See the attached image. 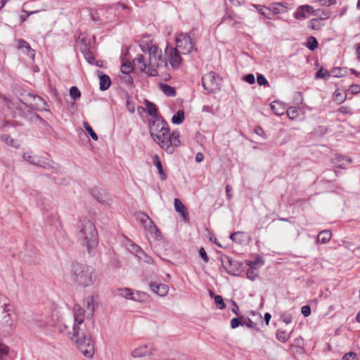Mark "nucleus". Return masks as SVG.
I'll use <instances>...</instances> for the list:
<instances>
[{"instance_id":"nucleus-1","label":"nucleus","mask_w":360,"mask_h":360,"mask_svg":"<svg viewBox=\"0 0 360 360\" xmlns=\"http://www.w3.org/2000/svg\"><path fill=\"white\" fill-rule=\"evenodd\" d=\"M94 311V298L91 296L86 297L82 305H75L73 309V322L71 319L65 320L60 332L64 333L73 341L80 352L87 358H91L94 354V345L90 338L86 337L84 332L86 318L91 316Z\"/></svg>"},{"instance_id":"nucleus-2","label":"nucleus","mask_w":360,"mask_h":360,"mask_svg":"<svg viewBox=\"0 0 360 360\" xmlns=\"http://www.w3.org/2000/svg\"><path fill=\"white\" fill-rule=\"evenodd\" d=\"M149 131L154 141L169 154L181 145L179 132L171 134L168 124L161 117L149 121Z\"/></svg>"},{"instance_id":"nucleus-3","label":"nucleus","mask_w":360,"mask_h":360,"mask_svg":"<svg viewBox=\"0 0 360 360\" xmlns=\"http://www.w3.org/2000/svg\"><path fill=\"white\" fill-rule=\"evenodd\" d=\"M81 229L79 238L83 245H86L90 254L91 250L98 244V236L94 224L89 219L81 220Z\"/></svg>"},{"instance_id":"nucleus-4","label":"nucleus","mask_w":360,"mask_h":360,"mask_svg":"<svg viewBox=\"0 0 360 360\" xmlns=\"http://www.w3.org/2000/svg\"><path fill=\"white\" fill-rule=\"evenodd\" d=\"M72 274L75 281L84 287L91 285L96 278L94 269L89 266L82 264H77L73 266Z\"/></svg>"},{"instance_id":"nucleus-5","label":"nucleus","mask_w":360,"mask_h":360,"mask_svg":"<svg viewBox=\"0 0 360 360\" xmlns=\"http://www.w3.org/2000/svg\"><path fill=\"white\" fill-rule=\"evenodd\" d=\"M23 159L32 165L39 166L45 169L56 171L58 169L59 166L48 158L38 156L32 153H25L23 154Z\"/></svg>"},{"instance_id":"nucleus-6","label":"nucleus","mask_w":360,"mask_h":360,"mask_svg":"<svg viewBox=\"0 0 360 360\" xmlns=\"http://www.w3.org/2000/svg\"><path fill=\"white\" fill-rule=\"evenodd\" d=\"M221 78L214 72H210L202 77V84L207 93H214L220 89Z\"/></svg>"},{"instance_id":"nucleus-7","label":"nucleus","mask_w":360,"mask_h":360,"mask_svg":"<svg viewBox=\"0 0 360 360\" xmlns=\"http://www.w3.org/2000/svg\"><path fill=\"white\" fill-rule=\"evenodd\" d=\"M22 105L31 110L39 111H47L49 108L46 102L41 97L32 94H27L25 101H22Z\"/></svg>"},{"instance_id":"nucleus-8","label":"nucleus","mask_w":360,"mask_h":360,"mask_svg":"<svg viewBox=\"0 0 360 360\" xmlns=\"http://www.w3.org/2000/svg\"><path fill=\"white\" fill-rule=\"evenodd\" d=\"M176 46L182 54H188L194 49V42L189 34L180 33L176 38Z\"/></svg>"},{"instance_id":"nucleus-9","label":"nucleus","mask_w":360,"mask_h":360,"mask_svg":"<svg viewBox=\"0 0 360 360\" xmlns=\"http://www.w3.org/2000/svg\"><path fill=\"white\" fill-rule=\"evenodd\" d=\"M149 61L150 65H155L158 68H165L167 66V58L162 56V51L158 46L148 48Z\"/></svg>"},{"instance_id":"nucleus-10","label":"nucleus","mask_w":360,"mask_h":360,"mask_svg":"<svg viewBox=\"0 0 360 360\" xmlns=\"http://www.w3.org/2000/svg\"><path fill=\"white\" fill-rule=\"evenodd\" d=\"M165 54L173 68L177 69L179 68L182 62L181 57V54L182 53L178 49L167 45L165 50Z\"/></svg>"},{"instance_id":"nucleus-11","label":"nucleus","mask_w":360,"mask_h":360,"mask_svg":"<svg viewBox=\"0 0 360 360\" xmlns=\"http://www.w3.org/2000/svg\"><path fill=\"white\" fill-rule=\"evenodd\" d=\"M310 15L318 16L319 15V11L314 10V8L309 5H303L297 8L294 16L297 20H304Z\"/></svg>"},{"instance_id":"nucleus-12","label":"nucleus","mask_w":360,"mask_h":360,"mask_svg":"<svg viewBox=\"0 0 360 360\" xmlns=\"http://www.w3.org/2000/svg\"><path fill=\"white\" fill-rule=\"evenodd\" d=\"M93 196L101 204L104 205H110L112 202V198L105 193L103 189L98 188L91 191Z\"/></svg>"},{"instance_id":"nucleus-13","label":"nucleus","mask_w":360,"mask_h":360,"mask_svg":"<svg viewBox=\"0 0 360 360\" xmlns=\"http://www.w3.org/2000/svg\"><path fill=\"white\" fill-rule=\"evenodd\" d=\"M141 221L145 223V228L149 231L150 233L153 234L155 236H158L160 234V231L158 229L156 226L148 216L142 214Z\"/></svg>"},{"instance_id":"nucleus-14","label":"nucleus","mask_w":360,"mask_h":360,"mask_svg":"<svg viewBox=\"0 0 360 360\" xmlns=\"http://www.w3.org/2000/svg\"><path fill=\"white\" fill-rule=\"evenodd\" d=\"M14 312L11 308L4 309L2 314V322L8 327L11 328L15 324Z\"/></svg>"},{"instance_id":"nucleus-15","label":"nucleus","mask_w":360,"mask_h":360,"mask_svg":"<svg viewBox=\"0 0 360 360\" xmlns=\"http://www.w3.org/2000/svg\"><path fill=\"white\" fill-rule=\"evenodd\" d=\"M150 287L151 290L154 293H156L162 297L165 296L167 294L168 290H169L168 286L165 284H162V283H160V284L155 283H150Z\"/></svg>"},{"instance_id":"nucleus-16","label":"nucleus","mask_w":360,"mask_h":360,"mask_svg":"<svg viewBox=\"0 0 360 360\" xmlns=\"http://www.w3.org/2000/svg\"><path fill=\"white\" fill-rule=\"evenodd\" d=\"M287 4L274 3L269 7V11L273 14L284 13L287 11Z\"/></svg>"},{"instance_id":"nucleus-17","label":"nucleus","mask_w":360,"mask_h":360,"mask_svg":"<svg viewBox=\"0 0 360 360\" xmlns=\"http://www.w3.org/2000/svg\"><path fill=\"white\" fill-rule=\"evenodd\" d=\"M144 103L146 105V111L150 116L152 117V120L160 117L158 114V108L155 103L148 100H145Z\"/></svg>"},{"instance_id":"nucleus-18","label":"nucleus","mask_w":360,"mask_h":360,"mask_svg":"<svg viewBox=\"0 0 360 360\" xmlns=\"http://www.w3.org/2000/svg\"><path fill=\"white\" fill-rule=\"evenodd\" d=\"M271 109L276 115H282L285 112V105L281 101H274L271 104Z\"/></svg>"},{"instance_id":"nucleus-19","label":"nucleus","mask_w":360,"mask_h":360,"mask_svg":"<svg viewBox=\"0 0 360 360\" xmlns=\"http://www.w3.org/2000/svg\"><path fill=\"white\" fill-rule=\"evenodd\" d=\"M333 164L335 165L338 167L345 168L352 162V159L349 158L338 155L333 159Z\"/></svg>"},{"instance_id":"nucleus-20","label":"nucleus","mask_w":360,"mask_h":360,"mask_svg":"<svg viewBox=\"0 0 360 360\" xmlns=\"http://www.w3.org/2000/svg\"><path fill=\"white\" fill-rule=\"evenodd\" d=\"M111 85V80L108 75L105 74L99 75V88L101 91H105Z\"/></svg>"},{"instance_id":"nucleus-21","label":"nucleus","mask_w":360,"mask_h":360,"mask_svg":"<svg viewBox=\"0 0 360 360\" xmlns=\"http://www.w3.org/2000/svg\"><path fill=\"white\" fill-rule=\"evenodd\" d=\"M151 354V352L148 349L146 345L140 346L138 348L134 349L131 352V355L135 358L142 357Z\"/></svg>"},{"instance_id":"nucleus-22","label":"nucleus","mask_w":360,"mask_h":360,"mask_svg":"<svg viewBox=\"0 0 360 360\" xmlns=\"http://www.w3.org/2000/svg\"><path fill=\"white\" fill-rule=\"evenodd\" d=\"M174 204L175 210L181 214V216L184 218V220H186L187 218V215H188V212H187L186 207L182 204L181 200L178 198L174 199Z\"/></svg>"},{"instance_id":"nucleus-23","label":"nucleus","mask_w":360,"mask_h":360,"mask_svg":"<svg viewBox=\"0 0 360 360\" xmlns=\"http://www.w3.org/2000/svg\"><path fill=\"white\" fill-rule=\"evenodd\" d=\"M134 64L136 65L141 71H146L147 64L146 63L145 57L142 54H138L134 59Z\"/></svg>"},{"instance_id":"nucleus-24","label":"nucleus","mask_w":360,"mask_h":360,"mask_svg":"<svg viewBox=\"0 0 360 360\" xmlns=\"http://www.w3.org/2000/svg\"><path fill=\"white\" fill-rule=\"evenodd\" d=\"M332 234L328 230H323L319 232L317 236V243H326L330 241Z\"/></svg>"},{"instance_id":"nucleus-25","label":"nucleus","mask_w":360,"mask_h":360,"mask_svg":"<svg viewBox=\"0 0 360 360\" xmlns=\"http://www.w3.org/2000/svg\"><path fill=\"white\" fill-rule=\"evenodd\" d=\"M134 290L128 288H121L117 290V295L127 300H132Z\"/></svg>"},{"instance_id":"nucleus-26","label":"nucleus","mask_w":360,"mask_h":360,"mask_svg":"<svg viewBox=\"0 0 360 360\" xmlns=\"http://www.w3.org/2000/svg\"><path fill=\"white\" fill-rule=\"evenodd\" d=\"M330 73L333 77H342L348 74V69L347 68L335 67L330 70Z\"/></svg>"},{"instance_id":"nucleus-27","label":"nucleus","mask_w":360,"mask_h":360,"mask_svg":"<svg viewBox=\"0 0 360 360\" xmlns=\"http://www.w3.org/2000/svg\"><path fill=\"white\" fill-rule=\"evenodd\" d=\"M160 89L167 96H174L176 95V89L167 84H161Z\"/></svg>"},{"instance_id":"nucleus-28","label":"nucleus","mask_w":360,"mask_h":360,"mask_svg":"<svg viewBox=\"0 0 360 360\" xmlns=\"http://www.w3.org/2000/svg\"><path fill=\"white\" fill-rule=\"evenodd\" d=\"M252 6L255 8L261 15H264L266 18L271 19V16L270 15L271 12L269 11V7L257 4H252Z\"/></svg>"},{"instance_id":"nucleus-29","label":"nucleus","mask_w":360,"mask_h":360,"mask_svg":"<svg viewBox=\"0 0 360 360\" xmlns=\"http://www.w3.org/2000/svg\"><path fill=\"white\" fill-rule=\"evenodd\" d=\"M290 333H288L284 330H282L281 328H280L277 330L276 338L279 341H281L282 342H285L286 341H288V340L290 338Z\"/></svg>"},{"instance_id":"nucleus-30","label":"nucleus","mask_w":360,"mask_h":360,"mask_svg":"<svg viewBox=\"0 0 360 360\" xmlns=\"http://www.w3.org/2000/svg\"><path fill=\"white\" fill-rule=\"evenodd\" d=\"M18 43V48L19 49L25 50L27 54L28 55H30V52H32V54H33L34 50L31 49L30 44L26 41L24 39H19Z\"/></svg>"},{"instance_id":"nucleus-31","label":"nucleus","mask_w":360,"mask_h":360,"mask_svg":"<svg viewBox=\"0 0 360 360\" xmlns=\"http://www.w3.org/2000/svg\"><path fill=\"white\" fill-rule=\"evenodd\" d=\"M1 140L11 146H13L16 148H19L18 142L16 140L12 139L8 134H3L1 136Z\"/></svg>"},{"instance_id":"nucleus-32","label":"nucleus","mask_w":360,"mask_h":360,"mask_svg":"<svg viewBox=\"0 0 360 360\" xmlns=\"http://www.w3.org/2000/svg\"><path fill=\"white\" fill-rule=\"evenodd\" d=\"M184 120V112L183 110H179L172 118L173 124H180Z\"/></svg>"},{"instance_id":"nucleus-33","label":"nucleus","mask_w":360,"mask_h":360,"mask_svg":"<svg viewBox=\"0 0 360 360\" xmlns=\"http://www.w3.org/2000/svg\"><path fill=\"white\" fill-rule=\"evenodd\" d=\"M134 68L129 61H124L121 65V72L124 75L129 74L133 71Z\"/></svg>"},{"instance_id":"nucleus-34","label":"nucleus","mask_w":360,"mask_h":360,"mask_svg":"<svg viewBox=\"0 0 360 360\" xmlns=\"http://www.w3.org/2000/svg\"><path fill=\"white\" fill-rule=\"evenodd\" d=\"M317 46H318V41H317L316 39L313 36L309 37L307 40V47L310 51H314L317 48Z\"/></svg>"},{"instance_id":"nucleus-35","label":"nucleus","mask_w":360,"mask_h":360,"mask_svg":"<svg viewBox=\"0 0 360 360\" xmlns=\"http://www.w3.org/2000/svg\"><path fill=\"white\" fill-rule=\"evenodd\" d=\"M8 347L0 342V360H5L8 356Z\"/></svg>"},{"instance_id":"nucleus-36","label":"nucleus","mask_w":360,"mask_h":360,"mask_svg":"<svg viewBox=\"0 0 360 360\" xmlns=\"http://www.w3.org/2000/svg\"><path fill=\"white\" fill-rule=\"evenodd\" d=\"M286 113L290 120H295L299 115L298 110L295 107H290L286 110Z\"/></svg>"},{"instance_id":"nucleus-37","label":"nucleus","mask_w":360,"mask_h":360,"mask_svg":"<svg viewBox=\"0 0 360 360\" xmlns=\"http://www.w3.org/2000/svg\"><path fill=\"white\" fill-rule=\"evenodd\" d=\"M330 72H329L327 70L323 68H320L316 73V78H322L325 79H328L330 75Z\"/></svg>"},{"instance_id":"nucleus-38","label":"nucleus","mask_w":360,"mask_h":360,"mask_svg":"<svg viewBox=\"0 0 360 360\" xmlns=\"http://www.w3.org/2000/svg\"><path fill=\"white\" fill-rule=\"evenodd\" d=\"M321 20L313 18L309 22V27L312 30H319L321 27Z\"/></svg>"},{"instance_id":"nucleus-39","label":"nucleus","mask_w":360,"mask_h":360,"mask_svg":"<svg viewBox=\"0 0 360 360\" xmlns=\"http://www.w3.org/2000/svg\"><path fill=\"white\" fill-rule=\"evenodd\" d=\"M70 95L72 99L76 100L81 96V93L77 86H72L70 89Z\"/></svg>"},{"instance_id":"nucleus-40","label":"nucleus","mask_w":360,"mask_h":360,"mask_svg":"<svg viewBox=\"0 0 360 360\" xmlns=\"http://www.w3.org/2000/svg\"><path fill=\"white\" fill-rule=\"evenodd\" d=\"M247 276L251 281H254L257 276V271L256 268L250 267L247 271Z\"/></svg>"},{"instance_id":"nucleus-41","label":"nucleus","mask_w":360,"mask_h":360,"mask_svg":"<svg viewBox=\"0 0 360 360\" xmlns=\"http://www.w3.org/2000/svg\"><path fill=\"white\" fill-rule=\"evenodd\" d=\"M214 298V302L219 309H222L225 307V304L221 295H215Z\"/></svg>"},{"instance_id":"nucleus-42","label":"nucleus","mask_w":360,"mask_h":360,"mask_svg":"<svg viewBox=\"0 0 360 360\" xmlns=\"http://www.w3.org/2000/svg\"><path fill=\"white\" fill-rule=\"evenodd\" d=\"M145 295L146 294L144 292L140 291H136V292H134L131 300L136 302H141L143 300Z\"/></svg>"},{"instance_id":"nucleus-43","label":"nucleus","mask_w":360,"mask_h":360,"mask_svg":"<svg viewBox=\"0 0 360 360\" xmlns=\"http://www.w3.org/2000/svg\"><path fill=\"white\" fill-rule=\"evenodd\" d=\"M247 265L250 267H255L256 268V266H262L263 265L264 262L262 259H256L255 261H247Z\"/></svg>"},{"instance_id":"nucleus-44","label":"nucleus","mask_w":360,"mask_h":360,"mask_svg":"<svg viewBox=\"0 0 360 360\" xmlns=\"http://www.w3.org/2000/svg\"><path fill=\"white\" fill-rule=\"evenodd\" d=\"M46 323L43 320H35L30 326V328H44Z\"/></svg>"},{"instance_id":"nucleus-45","label":"nucleus","mask_w":360,"mask_h":360,"mask_svg":"<svg viewBox=\"0 0 360 360\" xmlns=\"http://www.w3.org/2000/svg\"><path fill=\"white\" fill-rule=\"evenodd\" d=\"M155 166H156L157 169H158V172L160 174L161 179H165V174L163 173L162 164H161L160 160L158 159V156H156Z\"/></svg>"},{"instance_id":"nucleus-46","label":"nucleus","mask_w":360,"mask_h":360,"mask_svg":"<svg viewBox=\"0 0 360 360\" xmlns=\"http://www.w3.org/2000/svg\"><path fill=\"white\" fill-rule=\"evenodd\" d=\"M153 65H150L149 64V66L147 65V69L146 71H144L148 76L154 77L158 75V71L155 68L153 67Z\"/></svg>"},{"instance_id":"nucleus-47","label":"nucleus","mask_w":360,"mask_h":360,"mask_svg":"<svg viewBox=\"0 0 360 360\" xmlns=\"http://www.w3.org/2000/svg\"><path fill=\"white\" fill-rule=\"evenodd\" d=\"M257 82L259 86L264 85L269 86L268 80L264 77V75L259 74L257 75Z\"/></svg>"},{"instance_id":"nucleus-48","label":"nucleus","mask_w":360,"mask_h":360,"mask_svg":"<svg viewBox=\"0 0 360 360\" xmlns=\"http://www.w3.org/2000/svg\"><path fill=\"white\" fill-rule=\"evenodd\" d=\"M316 1L325 6H330L335 4L336 3V0H316Z\"/></svg>"},{"instance_id":"nucleus-49","label":"nucleus","mask_w":360,"mask_h":360,"mask_svg":"<svg viewBox=\"0 0 360 360\" xmlns=\"http://www.w3.org/2000/svg\"><path fill=\"white\" fill-rule=\"evenodd\" d=\"M356 359V353H354L353 352L346 353L342 356V360H354Z\"/></svg>"},{"instance_id":"nucleus-50","label":"nucleus","mask_w":360,"mask_h":360,"mask_svg":"<svg viewBox=\"0 0 360 360\" xmlns=\"http://www.w3.org/2000/svg\"><path fill=\"white\" fill-rule=\"evenodd\" d=\"M199 255L200 257L203 259V261L205 262V263H207L208 261H209V258L207 255V253H206V251L204 249V248H200V250H199Z\"/></svg>"},{"instance_id":"nucleus-51","label":"nucleus","mask_w":360,"mask_h":360,"mask_svg":"<svg viewBox=\"0 0 360 360\" xmlns=\"http://www.w3.org/2000/svg\"><path fill=\"white\" fill-rule=\"evenodd\" d=\"M86 131L89 134L90 136L93 140L97 141L98 137L97 134L94 132L91 127H86Z\"/></svg>"},{"instance_id":"nucleus-52","label":"nucleus","mask_w":360,"mask_h":360,"mask_svg":"<svg viewBox=\"0 0 360 360\" xmlns=\"http://www.w3.org/2000/svg\"><path fill=\"white\" fill-rule=\"evenodd\" d=\"M244 80L250 84H254L255 82V78L254 75L252 74H248L247 75H245L244 77Z\"/></svg>"},{"instance_id":"nucleus-53","label":"nucleus","mask_w":360,"mask_h":360,"mask_svg":"<svg viewBox=\"0 0 360 360\" xmlns=\"http://www.w3.org/2000/svg\"><path fill=\"white\" fill-rule=\"evenodd\" d=\"M330 13H331L329 10H323L321 14H319L318 16H321L319 19L321 20L322 21L323 19L329 18L330 16Z\"/></svg>"},{"instance_id":"nucleus-54","label":"nucleus","mask_w":360,"mask_h":360,"mask_svg":"<svg viewBox=\"0 0 360 360\" xmlns=\"http://www.w3.org/2000/svg\"><path fill=\"white\" fill-rule=\"evenodd\" d=\"M301 312L304 316H309L311 314V309L308 306H303L301 309Z\"/></svg>"},{"instance_id":"nucleus-55","label":"nucleus","mask_w":360,"mask_h":360,"mask_svg":"<svg viewBox=\"0 0 360 360\" xmlns=\"http://www.w3.org/2000/svg\"><path fill=\"white\" fill-rule=\"evenodd\" d=\"M255 132L257 135H259V136H262L263 138H266L265 132H264V129L261 127L257 126L255 128Z\"/></svg>"},{"instance_id":"nucleus-56","label":"nucleus","mask_w":360,"mask_h":360,"mask_svg":"<svg viewBox=\"0 0 360 360\" xmlns=\"http://www.w3.org/2000/svg\"><path fill=\"white\" fill-rule=\"evenodd\" d=\"M349 90L354 94H356L360 92V86L358 84H352L349 87Z\"/></svg>"},{"instance_id":"nucleus-57","label":"nucleus","mask_w":360,"mask_h":360,"mask_svg":"<svg viewBox=\"0 0 360 360\" xmlns=\"http://www.w3.org/2000/svg\"><path fill=\"white\" fill-rule=\"evenodd\" d=\"M151 46H157L155 44H153L152 43L151 44H142L140 45V47H141V49L143 52H148V48H150Z\"/></svg>"},{"instance_id":"nucleus-58","label":"nucleus","mask_w":360,"mask_h":360,"mask_svg":"<svg viewBox=\"0 0 360 360\" xmlns=\"http://www.w3.org/2000/svg\"><path fill=\"white\" fill-rule=\"evenodd\" d=\"M338 111L342 114H351V108L347 106H341Z\"/></svg>"},{"instance_id":"nucleus-59","label":"nucleus","mask_w":360,"mask_h":360,"mask_svg":"<svg viewBox=\"0 0 360 360\" xmlns=\"http://www.w3.org/2000/svg\"><path fill=\"white\" fill-rule=\"evenodd\" d=\"M241 324V322L239 321L238 319L237 318H233L231 321V326L232 328H237L239 325Z\"/></svg>"},{"instance_id":"nucleus-60","label":"nucleus","mask_w":360,"mask_h":360,"mask_svg":"<svg viewBox=\"0 0 360 360\" xmlns=\"http://www.w3.org/2000/svg\"><path fill=\"white\" fill-rule=\"evenodd\" d=\"M231 304H233V307L232 309V311L236 314L237 316L239 315V307L237 305V304L236 303L235 301L233 300H231Z\"/></svg>"},{"instance_id":"nucleus-61","label":"nucleus","mask_w":360,"mask_h":360,"mask_svg":"<svg viewBox=\"0 0 360 360\" xmlns=\"http://www.w3.org/2000/svg\"><path fill=\"white\" fill-rule=\"evenodd\" d=\"M122 79L128 84H131L133 83V79L132 77L129 75V74H127V75H124V77L122 78Z\"/></svg>"},{"instance_id":"nucleus-62","label":"nucleus","mask_w":360,"mask_h":360,"mask_svg":"<svg viewBox=\"0 0 360 360\" xmlns=\"http://www.w3.org/2000/svg\"><path fill=\"white\" fill-rule=\"evenodd\" d=\"M241 233L240 232H235V233H233L232 234L230 235V239L233 241H235V242H238V240L236 238V237L238 236V235H240Z\"/></svg>"},{"instance_id":"nucleus-63","label":"nucleus","mask_w":360,"mask_h":360,"mask_svg":"<svg viewBox=\"0 0 360 360\" xmlns=\"http://www.w3.org/2000/svg\"><path fill=\"white\" fill-rule=\"evenodd\" d=\"M235 6H241L245 0H229Z\"/></svg>"},{"instance_id":"nucleus-64","label":"nucleus","mask_w":360,"mask_h":360,"mask_svg":"<svg viewBox=\"0 0 360 360\" xmlns=\"http://www.w3.org/2000/svg\"><path fill=\"white\" fill-rule=\"evenodd\" d=\"M203 160V155L201 153H198L195 155V160L197 162H200Z\"/></svg>"}]
</instances>
